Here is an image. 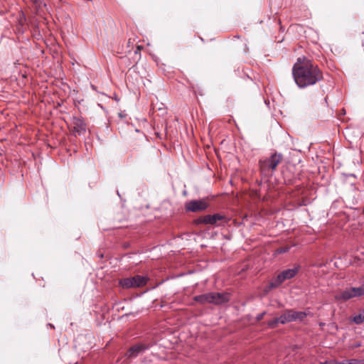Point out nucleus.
Segmentation results:
<instances>
[{"mask_svg":"<svg viewBox=\"0 0 364 364\" xmlns=\"http://www.w3.org/2000/svg\"><path fill=\"white\" fill-rule=\"evenodd\" d=\"M292 75L296 84L304 88L316 84L323 78L318 67L306 58H299L292 68Z\"/></svg>","mask_w":364,"mask_h":364,"instance_id":"nucleus-1","label":"nucleus"},{"mask_svg":"<svg viewBox=\"0 0 364 364\" xmlns=\"http://www.w3.org/2000/svg\"><path fill=\"white\" fill-rule=\"evenodd\" d=\"M282 160V154L278 153L272 154L269 158L260 159L259 164L261 174L265 177L272 176Z\"/></svg>","mask_w":364,"mask_h":364,"instance_id":"nucleus-2","label":"nucleus"},{"mask_svg":"<svg viewBox=\"0 0 364 364\" xmlns=\"http://www.w3.org/2000/svg\"><path fill=\"white\" fill-rule=\"evenodd\" d=\"M193 299L200 304H213L220 305L228 302L230 298L228 294L213 292L196 296Z\"/></svg>","mask_w":364,"mask_h":364,"instance_id":"nucleus-3","label":"nucleus"},{"mask_svg":"<svg viewBox=\"0 0 364 364\" xmlns=\"http://www.w3.org/2000/svg\"><path fill=\"white\" fill-rule=\"evenodd\" d=\"M148 278L141 275L122 278L119 280V285L125 289L131 288H139L145 286L148 282Z\"/></svg>","mask_w":364,"mask_h":364,"instance_id":"nucleus-4","label":"nucleus"},{"mask_svg":"<svg viewBox=\"0 0 364 364\" xmlns=\"http://www.w3.org/2000/svg\"><path fill=\"white\" fill-rule=\"evenodd\" d=\"M306 316L304 311H296L294 309L284 310L279 316L280 323L285 324L292 321H302Z\"/></svg>","mask_w":364,"mask_h":364,"instance_id":"nucleus-5","label":"nucleus"},{"mask_svg":"<svg viewBox=\"0 0 364 364\" xmlns=\"http://www.w3.org/2000/svg\"><path fill=\"white\" fill-rule=\"evenodd\" d=\"M299 267L289 269L282 272L276 279L270 284L271 287L275 288L279 286L282 282L287 279L293 278L299 271Z\"/></svg>","mask_w":364,"mask_h":364,"instance_id":"nucleus-6","label":"nucleus"},{"mask_svg":"<svg viewBox=\"0 0 364 364\" xmlns=\"http://www.w3.org/2000/svg\"><path fill=\"white\" fill-rule=\"evenodd\" d=\"M209 206V203L205 199L192 200L185 204V208L190 212H200L205 210Z\"/></svg>","mask_w":364,"mask_h":364,"instance_id":"nucleus-7","label":"nucleus"},{"mask_svg":"<svg viewBox=\"0 0 364 364\" xmlns=\"http://www.w3.org/2000/svg\"><path fill=\"white\" fill-rule=\"evenodd\" d=\"M224 220H225L224 215L219 214V213H216L213 215H207L201 216L196 220V223L197 224H210V225H218L220 224L219 223L220 221H223Z\"/></svg>","mask_w":364,"mask_h":364,"instance_id":"nucleus-8","label":"nucleus"},{"mask_svg":"<svg viewBox=\"0 0 364 364\" xmlns=\"http://www.w3.org/2000/svg\"><path fill=\"white\" fill-rule=\"evenodd\" d=\"M71 124L73 130L79 135L84 134L87 130V124L80 117H73Z\"/></svg>","mask_w":364,"mask_h":364,"instance_id":"nucleus-9","label":"nucleus"},{"mask_svg":"<svg viewBox=\"0 0 364 364\" xmlns=\"http://www.w3.org/2000/svg\"><path fill=\"white\" fill-rule=\"evenodd\" d=\"M364 295V285L359 287H352L341 293V298L344 300L350 299L355 296Z\"/></svg>","mask_w":364,"mask_h":364,"instance_id":"nucleus-10","label":"nucleus"},{"mask_svg":"<svg viewBox=\"0 0 364 364\" xmlns=\"http://www.w3.org/2000/svg\"><path fill=\"white\" fill-rule=\"evenodd\" d=\"M148 348L149 346L147 345L138 343L129 348L126 353V355L129 358H134L137 357L139 354L144 353Z\"/></svg>","mask_w":364,"mask_h":364,"instance_id":"nucleus-11","label":"nucleus"},{"mask_svg":"<svg viewBox=\"0 0 364 364\" xmlns=\"http://www.w3.org/2000/svg\"><path fill=\"white\" fill-rule=\"evenodd\" d=\"M353 321L356 323V324H360L362 323L363 322H364V309L357 316H355L353 317Z\"/></svg>","mask_w":364,"mask_h":364,"instance_id":"nucleus-12","label":"nucleus"},{"mask_svg":"<svg viewBox=\"0 0 364 364\" xmlns=\"http://www.w3.org/2000/svg\"><path fill=\"white\" fill-rule=\"evenodd\" d=\"M278 323H280V319H279V317H277V318H273L272 320L269 321L268 322V326L270 327V328H275L277 327V326L278 325Z\"/></svg>","mask_w":364,"mask_h":364,"instance_id":"nucleus-13","label":"nucleus"},{"mask_svg":"<svg viewBox=\"0 0 364 364\" xmlns=\"http://www.w3.org/2000/svg\"><path fill=\"white\" fill-rule=\"evenodd\" d=\"M341 364H358V361L355 359L348 360L346 363H341Z\"/></svg>","mask_w":364,"mask_h":364,"instance_id":"nucleus-14","label":"nucleus"},{"mask_svg":"<svg viewBox=\"0 0 364 364\" xmlns=\"http://www.w3.org/2000/svg\"><path fill=\"white\" fill-rule=\"evenodd\" d=\"M323 364H341V363H338L334 360H331L325 361L324 363H323Z\"/></svg>","mask_w":364,"mask_h":364,"instance_id":"nucleus-15","label":"nucleus"},{"mask_svg":"<svg viewBox=\"0 0 364 364\" xmlns=\"http://www.w3.org/2000/svg\"><path fill=\"white\" fill-rule=\"evenodd\" d=\"M288 248H286V249H281L280 250H279V252H285L287 250Z\"/></svg>","mask_w":364,"mask_h":364,"instance_id":"nucleus-16","label":"nucleus"},{"mask_svg":"<svg viewBox=\"0 0 364 364\" xmlns=\"http://www.w3.org/2000/svg\"><path fill=\"white\" fill-rule=\"evenodd\" d=\"M263 315H264V313H263V314H260V315L258 316L257 319H258V320H261V319L262 318V317H263Z\"/></svg>","mask_w":364,"mask_h":364,"instance_id":"nucleus-17","label":"nucleus"},{"mask_svg":"<svg viewBox=\"0 0 364 364\" xmlns=\"http://www.w3.org/2000/svg\"><path fill=\"white\" fill-rule=\"evenodd\" d=\"M140 50H141V46H137V50H136V51H135V53H138V51H140Z\"/></svg>","mask_w":364,"mask_h":364,"instance_id":"nucleus-18","label":"nucleus"},{"mask_svg":"<svg viewBox=\"0 0 364 364\" xmlns=\"http://www.w3.org/2000/svg\"><path fill=\"white\" fill-rule=\"evenodd\" d=\"M119 115L120 117H124V115H123L122 113H119Z\"/></svg>","mask_w":364,"mask_h":364,"instance_id":"nucleus-19","label":"nucleus"},{"mask_svg":"<svg viewBox=\"0 0 364 364\" xmlns=\"http://www.w3.org/2000/svg\"><path fill=\"white\" fill-rule=\"evenodd\" d=\"M342 114H345V109H342Z\"/></svg>","mask_w":364,"mask_h":364,"instance_id":"nucleus-20","label":"nucleus"}]
</instances>
